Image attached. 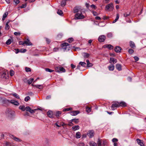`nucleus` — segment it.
<instances>
[{"mask_svg":"<svg viewBox=\"0 0 146 146\" xmlns=\"http://www.w3.org/2000/svg\"><path fill=\"white\" fill-rule=\"evenodd\" d=\"M71 45L67 43H64L61 45V46L62 47L64 51H68L70 50L71 47Z\"/></svg>","mask_w":146,"mask_h":146,"instance_id":"1","label":"nucleus"},{"mask_svg":"<svg viewBox=\"0 0 146 146\" xmlns=\"http://www.w3.org/2000/svg\"><path fill=\"white\" fill-rule=\"evenodd\" d=\"M75 17L76 19H82L84 18V16L82 14L81 12L76 14Z\"/></svg>","mask_w":146,"mask_h":146,"instance_id":"2","label":"nucleus"},{"mask_svg":"<svg viewBox=\"0 0 146 146\" xmlns=\"http://www.w3.org/2000/svg\"><path fill=\"white\" fill-rule=\"evenodd\" d=\"M113 8V6L112 3H110L107 5L106 7V10L108 11H112Z\"/></svg>","mask_w":146,"mask_h":146,"instance_id":"3","label":"nucleus"},{"mask_svg":"<svg viewBox=\"0 0 146 146\" xmlns=\"http://www.w3.org/2000/svg\"><path fill=\"white\" fill-rule=\"evenodd\" d=\"M6 113L7 115L11 117L15 114V112L11 110L8 109L7 110Z\"/></svg>","mask_w":146,"mask_h":146,"instance_id":"4","label":"nucleus"},{"mask_svg":"<svg viewBox=\"0 0 146 146\" xmlns=\"http://www.w3.org/2000/svg\"><path fill=\"white\" fill-rule=\"evenodd\" d=\"M37 110H39L40 109L38 108V109H35L34 110H32L31 108L29 106H27L25 108V110L26 111H28L30 113H34L35 112V111Z\"/></svg>","mask_w":146,"mask_h":146,"instance_id":"5","label":"nucleus"},{"mask_svg":"<svg viewBox=\"0 0 146 146\" xmlns=\"http://www.w3.org/2000/svg\"><path fill=\"white\" fill-rule=\"evenodd\" d=\"M9 137L13 139L15 141L17 142H21L22 141V140L20 139H19L18 137H16L14 136V135L10 134L9 135Z\"/></svg>","mask_w":146,"mask_h":146,"instance_id":"6","label":"nucleus"},{"mask_svg":"<svg viewBox=\"0 0 146 146\" xmlns=\"http://www.w3.org/2000/svg\"><path fill=\"white\" fill-rule=\"evenodd\" d=\"M82 10L81 9L80 7H76L74 8V13H80L81 12V10Z\"/></svg>","mask_w":146,"mask_h":146,"instance_id":"7","label":"nucleus"},{"mask_svg":"<svg viewBox=\"0 0 146 146\" xmlns=\"http://www.w3.org/2000/svg\"><path fill=\"white\" fill-rule=\"evenodd\" d=\"M119 102H116L115 104H113L111 106V108L112 110H115V108H117L119 107Z\"/></svg>","mask_w":146,"mask_h":146,"instance_id":"8","label":"nucleus"},{"mask_svg":"<svg viewBox=\"0 0 146 146\" xmlns=\"http://www.w3.org/2000/svg\"><path fill=\"white\" fill-rule=\"evenodd\" d=\"M106 38V36L102 35L99 36L98 38V40L100 42H102L104 41Z\"/></svg>","mask_w":146,"mask_h":146,"instance_id":"9","label":"nucleus"},{"mask_svg":"<svg viewBox=\"0 0 146 146\" xmlns=\"http://www.w3.org/2000/svg\"><path fill=\"white\" fill-rule=\"evenodd\" d=\"M117 62V60L113 58H111L109 61V63H111V64H113L116 63Z\"/></svg>","mask_w":146,"mask_h":146,"instance_id":"10","label":"nucleus"},{"mask_svg":"<svg viewBox=\"0 0 146 146\" xmlns=\"http://www.w3.org/2000/svg\"><path fill=\"white\" fill-rule=\"evenodd\" d=\"M8 101V100H7L6 98L2 97H0V102L4 104L7 102Z\"/></svg>","mask_w":146,"mask_h":146,"instance_id":"11","label":"nucleus"},{"mask_svg":"<svg viewBox=\"0 0 146 146\" xmlns=\"http://www.w3.org/2000/svg\"><path fill=\"white\" fill-rule=\"evenodd\" d=\"M88 135L90 138H91L92 137L94 134V131H90L88 133Z\"/></svg>","mask_w":146,"mask_h":146,"instance_id":"12","label":"nucleus"},{"mask_svg":"<svg viewBox=\"0 0 146 146\" xmlns=\"http://www.w3.org/2000/svg\"><path fill=\"white\" fill-rule=\"evenodd\" d=\"M70 114L72 116H75L79 113V112L78 111H72L70 113Z\"/></svg>","mask_w":146,"mask_h":146,"instance_id":"13","label":"nucleus"},{"mask_svg":"<svg viewBox=\"0 0 146 146\" xmlns=\"http://www.w3.org/2000/svg\"><path fill=\"white\" fill-rule=\"evenodd\" d=\"M10 102L15 105L18 106L19 105V103L17 101L14 100H12L10 101Z\"/></svg>","mask_w":146,"mask_h":146,"instance_id":"14","label":"nucleus"},{"mask_svg":"<svg viewBox=\"0 0 146 146\" xmlns=\"http://www.w3.org/2000/svg\"><path fill=\"white\" fill-rule=\"evenodd\" d=\"M136 141H137V142L138 144L140 146H143L144 145V144L143 143V141L139 139H137Z\"/></svg>","mask_w":146,"mask_h":146,"instance_id":"15","label":"nucleus"},{"mask_svg":"<svg viewBox=\"0 0 146 146\" xmlns=\"http://www.w3.org/2000/svg\"><path fill=\"white\" fill-rule=\"evenodd\" d=\"M121 50V48L119 46H116L115 49V51L117 53L120 52Z\"/></svg>","mask_w":146,"mask_h":146,"instance_id":"16","label":"nucleus"},{"mask_svg":"<svg viewBox=\"0 0 146 146\" xmlns=\"http://www.w3.org/2000/svg\"><path fill=\"white\" fill-rule=\"evenodd\" d=\"M104 48H107L110 50H111L113 48V47L111 44H106L104 46Z\"/></svg>","mask_w":146,"mask_h":146,"instance_id":"17","label":"nucleus"},{"mask_svg":"<svg viewBox=\"0 0 146 146\" xmlns=\"http://www.w3.org/2000/svg\"><path fill=\"white\" fill-rule=\"evenodd\" d=\"M66 71L65 69L63 67H60L59 68V70H58L57 71V72H64Z\"/></svg>","mask_w":146,"mask_h":146,"instance_id":"18","label":"nucleus"},{"mask_svg":"<svg viewBox=\"0 0 146 146\" xmlns=\"http://www.w3.org/2000/svg\"><path fill=\"white\" fill-rule=\"evenodd\" d=\"M24 43L26 44L27 45L30 46L32 45V44L30 42V40L28 39H27L26 40L24 41Z\"/></svg>","mask_w":146,"mask_h":146,"instance_id":"19","label":"nucleus"},{"mask_svg":"<svg viewBox=\"0 0 146 146\" xmlns=\"http://www.w3.org/2000/svg\"><path fill=\"white\" fill-rule=\"evenodd\" d=\"M116 68L119 71H121L122 70L121 65L119 64H116Z\"/></svg>","mask_w":146,"mask_h":146,"instance_id":"20","label":"nucleus"},{"mask_svg":"<svg viewBox=\"0 0 146 146\" xmlns=\"http://www.w3.org/2000/svg\"><path fill=\"white\" fill-rule=\"evenodd\" d=\"M47 115L48 116L51 118H52L53 116L52 115V113L51 111H48L47 112Z\"/></svg>","mask_w":146,"mask_h":146,"instance_id":"21","label":"nucleus"},{"mask_svg":"<svg viewBox=\"0 0 146 146\" xmlns=\"http://www.w3.org/2000/svg\"><path fill=\"white\" fill-rule=\"evenodd\" d=\"M119 106L122 107H125L126 106V103L123 102H119Z\"/></svg>","mask_w":146,"mask_h":146,"instance_id":"22","label":"nucleus"},{"mask_svg":"<svg viewBox=\"0 0 146 146\" xmlns=\"http://www.w3.org/2000/svg\"><path fill=\"white\" fill-rule=\"evenodd\" d=\"M109 70L110 71H113L114 70V66L113 64H111L108 67Z\"/></svg>","mask_w":146,"mask_h":146,"instance_id":"23","label":"nucleus"},{"mask_svg":"<svg viewBox=\"0 0 146 146\" xmlns=\"http://www.w3.org/2000/svg\"><path fill=\"white\" fill-rule=\"evenodd\" d=\"M75 137L76 138L79 139L81 137V134L79 132H78L76 133Z\"/></svg>","mask_w":146,"mask_h":146,"instance_id":"24","label":"nucleus"},{"mask_svg":"<svg viewBox=\"0 0 146 146\" xmlns=\"http://www.w3.org/2000/svg\"><path fill=\"white\" fill-rule=\"evenodd\" d=\"M72 130L73 131H76L79 129V126L78 125H75L72 127Z\"/></svg>","mask_w":146,"mask_h":146,"instance_id":"25","label":"nucleus"},{"mask_svg":"<svg viewBox=\"0 0 146 146\" xmlns=\"http://www.w3.org/2000/svg\"><path fill=\"white\" fill-rule=\"evenodd\" d=\"M35 87L40 89H42L43 88V86L42 85H35Z\"/></svg>","mask_w":146,"mask_h":146,"instance_id":"26","label":"nucleus"},{"mask_svg":"<svg viewBox=\"0 0 146 146\" xmlns=\"http://www.w3.org/2000/svg\"><path fill=\"white\" fill-rule=\"evenodd\" d=\"M90 146H97V144L93 141H91L89 143Z\"/></svg>","mask_w":146,"mask_h":146,"instance_id":"27","label":"nucleus"},{"mask_svg":"<svg viewBox=\"0 0 146 146\" xmlns=\"http://www.w3.org/2000/svg\"><path fill=\"white\" fill-rule=\"evenodd\" d=\"M79 65H80L83 67H85L86 65V64L85 62H80L79 63Z\"/></svg>","mask_w":146,"mask_h":146,"instance_id":"28","label":"nucleus"},{"mask_svg":"<svg viewBox=\"0 0 146 146\" xmlns=\"http://www.w3.org/2000/svg\"><path fill=\"white\" fill-rule=\"evenodd\" d=\"M83 55L84 58H88L89 57L90 54L88 53L84 52L83 53Z\"/></svg>","mask_w":146,"mask_h":146,"instance_id":"29","label":"nucleus"},{"mask_svg":"<svg viewBox=\"0 0 146 146\" xmlns=\"http://www.w3.org/2000/svg\"><path fill=\"white\" fill-rule=\"evenodd\" d=\"M130 46L131 48H133L135 47V44L133 42L130 41Z\"/></svg>","mask_w":146,"mask_h":146,"instance_id":"30","label":"nucleus"},{"mask_svg":"<svg viewBox=\"0 0 146 146\" xmlns=\"http://www.w3.org/2000/svg\"><path fill=\"white\" fill-rule=\"evenodd\" d=\"M66 0H63L61 3V5L62 6L64 7L65 6L66 4Z\"/></svg>","mask_w":146,"mask_h":146,"instance_id":"31","label":"nucleus"},{"mask_svg":"<svg viewBox=\"0 0 146 146\" xmlns=\"http://www.w3.org/2000/svg\"><path fill=\"white\" fill-rule=\"evenodd\" d=\"M8 14V13L7 12H5L3 15L2 20H4L5 18L7 17Z\"/></svg>","mask_w":146,"mask_h":146,"instance_id":"32","label":"nucleus"},{"mask_svg":"<svg viewBox=\"0 0 146 146\" xmlns=\"http://www.w3.org/2000/svg\"><path fill=\"white\" fill-rule=\"evenodd\" d=\"M9 21H8L6 23L5 29L6 30H7L9 29V26L8 25V24L9 23Z\"/></svg>","mask_w":146,"mask_h":146,"instance_id":"33","label":"nucleus"},{"mask_svg":"<svg viewBox=\"0 0 146 146\" xmlns=\"http://www.w3.org/2000/svg\"><path fill=\"white\" fill-rule=\"evenodd\" d=\"M107 36L108 38H111L113 36V34L111 33H109L107 34Z\"/></svg>","mask_w":146,"mask_h":146,"instance_id":"34","label":"nucleus"},{"mask_svg":"<svg viewBox=\"0 0 146 146\" xmlns=\"http://www.w3.org/2000/svg\"><path fill=\"white\" fill-rule=\"evenodd\" d=\"M19 108V109L21 110L22 111H25V106H20Z\"/></svg>","mask_w":146,"mask_h":146,"instance_id":"35","label":"nucleus"},{"mask_svg":"<svg viewBox=\"0 0 146 146\" xmlns=\"http://www.w3.org/2000/svg\"><path fill=\"white\" fill-rule=\"evenodd\" d=\"M34 79L33 78H31L27 81L28 84H31L32 82L33 81Z\"/></svg>","mask_w":146,"mask_h":146,"instance_id":"36","label":"nucleus"},{"mask_svg":"<svg viewBox=\"0 0 146 146\" xmlns=\"http://www.w3.org/2000/svg\"><path fill=\"white\" fill-rule=\"evenodd\" d=\"M72 109V108H65L63 110V111H68Z\"/></svg>","mask_w":146,"mask_h":146,"instance_id":"37","label":"nucleus"},{"mask_svg":"<svg viewBox=\"0 0 146 146\" xmlns=\"http://www.w3.org/2000/svg\"><path fill=\"white\" fill-rule=\"evenodd\" d=\"M13 96L17 99H19L20 98L19 96L16 93H14L13 94Z\"/></svg>","mask_w":146,"mask_h":146,"instance_id":"38","label":"nucleus"},{"mask_svg":"<svg viewBox=\"0 0 146 146\" xmlns=\"http://www.w3.org/2000/svg\"><path fill=\"white\" fill-rule=\"evenodd\" d=\"M11 39H9L6 42V44L7 45H9L11 44Z\"/></svg>","mask_w":146,"mask_h":146,"instance_id":"39","label":"nucleus"},{"mask_svg":"<svg viewBox=\"0 0 146 146\" xmlns=\"http://www.w3.org/2000/svg\"><path fill=\"white\" fill-rule=\"evenodd\" d=\"M57 13L58 14L60 15H61L63 14V12L62 11L60 10H58V11L57 12Z\"/></svg>","mask_w":146,"mask_h":146,"instance_id":"40","label":"nucleus"},{"mask_svg":"<svg viewBox=\"0 0 146 146\" xmlns=\"http://www.w3.org/2000/svg\"><path fill=\"white\" fill-rule=\"evenodd\" d=\"M98 146H101L102 143L100 140L98 139L97 142Z\"/></svg>","mask_w":146,"mask_h":146,"instance_id":"41","label":"nucleus"},{"mask_svg":"<svg viewBox=\"0 0 146 146\" xmlns=\"http://www.w3.org/2000/svg\"><path fill=\"white\" fill-rule=\"evenodd\" d=\"M61 113V112L60 111H58L56 112V117H58L59 116Z\"/></svg>","mask_w":146,"mask_h":146,"instance_id":"42","label":"nucleus"},{"mask_svg":"<svg viewBox=\"0 0 146 146\" xmlns=\"http://www.w3.org/2000/svg\"><path fill=\"white\" fill-rule=\"evenodd\" d=\"M25 70L27 72H30L31 71V69L29 67H26L25 68Z\"/></svg>","mask_w":146,"mask_h":146,"instance_id":"43","label":"nucleus"},{"mask_svg":"<svg viewBox=\"0 0 146 146\" xmlns=\"http://www.w3.org/2000/svg\"><path fill=\"white\" fill-rule=\"evenodd\" d=\"M45 70L48 72H52L54 71V70H51L48 68H46L45 69Z\"/></svg>","mask_w":146,"mask_h":146,"instance_id":"44","label":"nucleus"},{"mask_svg":"<svg viewBox=\"0 0 146 146\" xmlns=\"http://www.w3.org/2000/svg\"><path fill=\"white\" fill-rule=\"evenodd\" d=\"M86 110V112L88 113H90L91 111V109L90 108L87 107Z\"/></svg>","mask_w":146,"mask_h":146,"instance_id":"45","label":"nucleus"},{"mask_svg":"<svg viewBox=\"0 0 146 146\" xmlns=\"http://www.w3.org/2000/svg\"><path fill=\"white\" fill-rule=\"evenodd\" d=\"M10 74L11 76H13L14 74V72L13 70H11L10 72Z\"/></svg>","mask_w":146,"mask_h":146,"instance_id":"46","label":"nucleus"},{"mask_svg":"<svg viewBox=\"0 0 146 146\" xmlns=\"http://www.w3.org/2000/svg\"><path fill=\"white\" fill-rule=\"evenodd\" d=\"M71 121H72L76 123H78V119H73Z\"/></svg>","mask_w":146,"mask_h":146,"instance_id":"47","label":"nucleus"},{"mask_svg":"<svg viewBox=\"0 0 146 146\" xmlns=\"http://www.w3.org/2000/svg\"><path fill=\"white\" fill-rule=\"evenodd\" d=\"M73 38H68V41L70 43H71L72 41L73 40Z\"/></svg>","mask_w":146,"mask_h":146,"instance_id":"48","label":"nucleus"},{"mask_svg":"<svg viewBox=\"0 0 146 146\" xmlns=\"http://www.w3.org/2000/svg\"><path fill=\"white\" fill-rule=\"evenodd\" d=\"M30 99V97L29 96L26 97L25 99V101L27 102Z\"/></svg>","mask_w":146,"mask_h":146,"instance_id":"49","label":"nucleus"},{"mask_svg":"<svg viewBox=\"0 0 146 146\" xmlns=\"http://www.w3.org/2000/svg\"><path fill=\"white\" fill-rule=\"evenodd\" d=\"M45 39L46 43L47 44H49L50 43V40L49 39L47 38H45Z\"/></svg>","mask_w":146,"mask_h":146,"instance_id":"50","label":"nucleus"},{"mask_svg":"<svg viewBox=\"0 0 146 146\" xmlns=\"http://www.w3.org/2000/svg\"><path fill=\"white\" fill-rule=\"evenodd\" d=\"M14 52L16 54H17L19 52H20V51L18 49H15L14 50Z\"/></svg>","mask_w":146,"mask_h":146,"instance_id":"51","label":"nucleus"},{"mask_svg":"<svg viewBox=\"0 0 146 146\" xmlns=\"http://www.w3.org/2000/svg\"><path fill=\"white\" fill-rule=\"evenodd\" d=\"M27 6V4H23L20 7L21 8H25Z\"/></svg>","mask_w":146,"mask_h":146,"instance_id":"52","label":"nucleus"},{"mask_svg":"<svg viewBox=\"0 0 146 146\" xmlns=\"http://www.w3.org/2000/svg\"><path fill=\"white\" fill-rule=\"evenodd\" d=\"M14 34L16 36L20 35L21 33L20 32H15L14 33Z\"/></svg>","mask_w":146,"mask_h":146,"instance_id":"53","label":"nucleus"},{"mask_svg":"<svg viewBox=\"0 0 146 146\" xmlns=\"http://www.w3.org/2000/svg\"><path fill=\"white\" fill-rule=\"evenodd\" d=\"M134 51L132 49H130L129 50V52L130 54H132L133 52Z\"/></svg>","mask_w":146,"mask_h":146,"instance_id":"54","label":"nucleus"},{"mask_svg":"<svg viewBox=\"0 0 146 146\" xmlns=\"http://www.w3.org/2000/svg\"><path fill=\"white\" fill-rule=\"evenodd\" d=\"M118 141V139L115 138H114L112 139V141L113 142L115 143V142H117Z\"/></svg>","mask_w":146,"mask_h":146,"instance_id":"55","label":"nucleus"},{"mask_svg":"<svg viewBox=\"0 0 146 146\" xmlns=\"http://www.w3.org/2000/svg\"><path fill=\"white\" fill-rule=\"evenodd\" d=\"M92 64L90 62L87 64V66L88 67H91L92 66Z\"/></svg>","mask_w":146,"mask_h":146,"instance_id":"56","label":"nucleus"},{"mask_svg":"<svg viewBox=\"0 0 146 146\" xmlns=\"http://www.w3.org/2000/svg\"><path fill=\"white\" fill-rule=\"evenodd\" d=\"M14 2H15L16 4H17L19 3L20 1L19 0H14Z\"/></svg>","mask_w":146,"mask_h":146,"instance_id":"57","label":"nucleus"},{"mask_svg":"<svg viewBox=\"0 0 146 146\" xmlns=\"http://www.w3.org/2000/svg\"><path fill=\"white\" fill-rule=\"evenodd\" d=\"M130 15V13H125L124 14V16L125 17H127Z\"/></svg>","mask_w":146,"mask_h":146,"instance_id":"58","label":"nucleus"},{"mask_svg":"<svg viewBox=\"0 0 146 146\" xmlns=\"http://www.w3.org/2000/svg\"><path fill=\"white\" fill-rule=\"evenodd\" d=\"M79 146H84V144L83 143H80L78 144Z\"/></svg>","mask_w":146,"mask_h":146,"instance_id":"59","label":"nucleus"},{"mask_svg":"<svg viewBox=\"0 0 146 146\" xmlns=\"http://www.w3.org/2000/svg\"><path fill=\"white\" fill-rule=\"evenodd\" d=\"M59 48H55L53 49L54 51L55 52H57L58 51Z\"/></svg>","mask_w":146,"mask_h":146,"instance_id":"60","label":"nucleus"},{"mask_svg":"<svg viewBox=\"0 0 146 146\" xmlns=\"http://www.w3.org/2000/svg\"><path fill=\"white\" fill-rule=\"evenodd\" d=\"M19 44L20 45H24L25 43H24V41L23 42V41H20L19 42Z\"/></svg>","mask_w":146,"mask_h":146,"instance_id":"61","label":"nucleus"},{"mask_svg":"<svg viewBox=\"0 0 146 146\" xmlns=\"http://www.w3.org/2000/svg\"><path fill=\"white\" fill-rule=\"evenodd\" d=\"M26 51V49H21L20 51V52H25Z\"/></svg>","mask_w":146,"mask_h":146,"instance_id":"62","label":"nucleus"},{"mask_svg":"<svg viewBox=\"0 0 146 146\" xmlns=\"http://www.w3.org/2000/svg\"><path fill=\"white\" fill-rule=\"evenodd\" d=\"M119 14L117 13V14L116 18L115 19L117 21L119 19Z\"/></svg>","mask_w":146,"mask_h":146,"instance_id":"63","label":"nucleus"},{"mask_svg":"<svg viewBox=\"0 0 146 146\" xmlns=\"http://www.w3.org/2000/svg\"><path fill=\"white\" fill-rule=\"evenodd\" d=\"M119 14L117 13V14L116 18L115 19L117 21L119 19Z\"/></svg>","mask_w":146,"mask_h":146,"instance_id":"64","label":"nucleus"}]
</instances>
